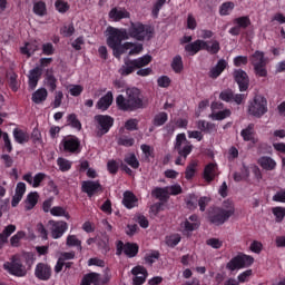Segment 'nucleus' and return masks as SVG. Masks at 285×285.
<instances>
[{
  "mask_svg": "<svg viewBox=\"0 0 285 285\" xmlns=\"http://www.w3.org/2000/svg\"><path fill=\"white\" fill-rule=\"evenodd\" d=\"M273 202L285 204V188L276 191V194L273 196Z\"/></svg>",
  "mask_w": 285,
  "mask_h": 285,
  "instance_id": "774afa93",
  "label": "nucleus"
},
{
  "mask_svg": "<svg viewBox=\"0 0 285 285\" xmlns=\"http://www.w3.org/2000/svg\"><path fill=\"white\" fill-rule=\"evenodd\" d=\"M196 173H197V161L191 160L185 170V178L187 180H190L193 179V177H195Z\"/></svg>",
  "mask_w": 285,
  "mask_h": 285,
  "instance_id": "a18cd8bd",
  "label": "nucleus"
},
{
  "mask_svg": "<svg viewBox=\"0 0 285 285\" xmlns=\"http://www.w3.org/2000/svg\"><path fill=\"white\" fill-rule=\"evenodd\" d=\"M257 164L263 168V170H275L277 163L268 156H263L258 159Z\"/></svg>",
  "mask_w": 285,
  "mask_h": 285,
  "instance_id": "cd10ccee",
  "label": "nucleus"
},
{
  "mask_svg": "<svg viewBox=\"0 0 285 285\" xmlns=\"http://www.w3.org/2000/svg\"><path fill=\"white\" fill-rule=\"evenodd\" d=\"M226 68H228V62L224 59L218 60L216 66L209 70V73H208L209 78L217 79V77H219L222 72L226 70Z\"/></svg>",
  "mask_w": 285,
  "mask_h": 285,
  "instance_id": "4be33fe9",
  "label": "nucleus"
},
{
  "mask_svg": "<svg viewBox=\"0 0 285 285\" xmlns=\"http://www.w3.org/2000/svg\"><path fill=\"white\" fill-rule=\"evenodd\" d=\"M41 75H43V69H41L40 67H36L29 71L28 83L31 90H35V88H37L39 79H41Z\"/></svg>",
  "mask_w": 285,
  "mask_h": 285,
  "instance_id": "412c9836",
  "label": "nucleus"
},
{
  "mask_svg": "<svg viewBox=\"0 0 285 285\" xmlns=\"http://www.w3.org/2000/svg\"><path fill=\"white\" fill-rule=\"evenodd\" d=\"M107 170L110 175H117V173H119V163L115 159L109 160L107 163Z\"/></svg>",
  "mask_w": 285,
  "mask_h": 285,
  "instance_id": "bf43d9fd",
  "label": "nucleus"
},
{
  "mask_svg": "<svg viewBox=\"0 0 285 285\" xmlns=\"http://www.w3.org/2000/svg\"><path fill=\"white\" fill-rule=\"evenodd\" d=\"M60 33L63 37H72V35H75V24L70 23L69 26H63L60 29Z\"/></svg>",
  "mask_w": 285,
  "mask_h": 285,
  "instance_id": "69168bd1",
  "label": "nucleus"
},
{
  "mask_svg": "<svg viewBox=\"0 0 285 285\" xmlns=\"http://www.w3.org/2000/svg\"><path fill=\"white\" fill-rule=\"evenodd\" d=\"M197 128L198 130H200V132H205L206 135H210L212 132H215V130H217L215 128V124L208 122L206 120H198Z\"/></svg>",
  "mask_w": 285,
  "mask_h": 285,
  "instance_id": "c9c22d12",
  "label": "nucleus"
},
{
  "mask_svg": "<svg viewBox=\"0 0 285 285\" xmlns=\"http://www.w3.org/2000/svg\"><path fill=\"white\" fill-rule=\"evenodd\" d=\"M274 217H276V222H283L285 217V208L284 207H274L272 210Z\"/></svg>",
  "mask_w": 285,
  "mask_h": 285,
  "instance_id": "680f3d73",
  "label": "nucleus"
},
{
  "mask_svg": "<svg viewBox=\"0 0 285 285\" xmlns=\"http://www.w3.org/2000/svg\"><path fill=\"white\" fill-rule=\"evenodd\" d=\"M234 81L237 82L239 92H246L250 87V78L244 69H235L233 72Z\"/></svg>",
  "mask_w": 285,
  "mask_h": 285,
  "instance_id": "2eb2a0df",
  "label": "nucleus"
},
{
  "mask_svg": "<svg viewBox=\"0 0 285 285\" xmlns=\"http://www.w3.org/2000/svg\"><path fill=\"white\" fill-rule=\"evenodd\" d=\"M23 237H26V232H17L16 235H13L11 238H10V244L13 248H19V242H21V239H23Z\"/></svg>",
  "mask_w": 285,
  "mask_h": 285,
  "instance_id": "5fc2aeb1",
  "label": "nucleus"
},
{
  "mask_svg": "<svg viewBox=\"0 0 285 285\" xmlns=\"http://www.w3.org/2000/svg\"><path fill=\"white\" fill-rule=\"evenodd\" d=\"M246 94H235L233 89H225L219 94V99L225 101L226 104H230L234 101L237 106H242L244 101H246Z\"/></svg>",
  "mask_w": 285,
  "mask_h": 285,
  "instance_id": "4468645a",
  "label": "nucleus"
},
{
  "mask_svg": "<svg viewBox=\"0 0 285 285\" xmlns=\"http://www.w3.org/2000/svg\"><path fill=\"white\" fill-rule=\"evenodd\" d=\"M45 85L50 92L57 90V77L52 73V70L48 69L45 76Z\"/></svg>",
  "mask_w": 285,
  "mask_h": 285,
  "instance_id": "bb28decb",
  "label": "nucleus"
},
{
  "mask_svg": "<svg viewBox=\"0 0 285 285\" xmlns=\"http://www.w3.org/2000/svg\"><path fill=\"white\" fill-rule=\"evenodd\" d=\"M57 165L59 166V170H61V173H68V170L72 168V163L61 157L57 159Z\"/></svg>",
  "mask_w": 285,
  "mask_h": 285,
  "instance_id": "09e8293b",
  "label": "nucleus"
},
{
  "mask_svg": "<svg viewBox=\"0 0 285 285\" xmlns=\"http://www.w3.org/2000/svg\"><path fill=\"white\" fill-rule=\"evenodd\" d=\"M230 115H232L230 109H224L213 114L212 119H214L215 121H224V119H228Z\"/></svg>",
  "mask_w": 285,
  "mask_h": 285,
  "instance_id": "8fccbe9b",
  "label": "nucleus"
},
{
  "mask_svg": "<svg viewBox=\"0 0 285 285\" xmlns=\"http://www.w3.org/2000/svg\"><path fill=\"white\" fill-rule=\"evenodd\" d=\"M83 92V86L81 85H70L69 94L71 97H79Z\"/></svg>",
  "mask_w": 285,
  "mask_h": 285,
  "instance_id": "0e129e2a",
  "label": "nucleus"
},
{
  "mask_svg": "<svg viewBox=\"0 0 285 285\" xmlns=\"http://www.w3.org/2000/svg\"><path fill=\"white\" fill-rule=\"evenodd\" d=\"M82 193H86L88 197H92L97 195V193H104V187H101V183L99 180H85L81 185Z\"/></svg>",
  "mask_w": 285,
  "mask_h": 285,
  "instance_id": "f3484780",
  "label": "nucleus"
},
{
  "mask_svg": "<svg viewBox=\"0 0 285 285\" xmlns=\"http://www.w3.org/2000/svg\"><path fill=\"white\" fill-rule=\"evenodd\" d=\"M124 161L125 164L130 166V168H134V170H137V168H139V160L137 159V156L135 154L125 156Z\"/></svg>",
  "mask_w": 285,
  "mask_h": 285,
  "instance_id": "3c124183",
  "label": "nucleus"
},
{
  "mask_svg": "<svg viewBox=\"0 0 285 285\" xmlns=\"http://www.w3.org/2000/svg\"><path fill=\"white\" fill-rule=\"evenodd\" d=\"M39 204V193L37 191H31L28 194L27 199H26V210H32L35 206Z\"/></svg>",
  "mask_w": 285,
  "mask_h": 285,
  "instance_id": "f704fd0d",
  "label": "nucleus"
},
{
  "mask_svg": "<svg viewBox=\"0 0 285 285\" xmlns=\"http://www.w3.org/2000/svg\"><path fill=\"white\" fill-rule=\"evenodd\" d=\"M33 12L38 17H46L48 14V8L46 7V2L43 1H38L33 3Z\"/></svg>",
  "mask_w": 285,
  "mask_h": 285,
  "instance_id": "a19ab883",
  "label": "nucleus"
},
{
  "mask_svg": "<svg viewBox=\"0 0 285 285\" xmlns=\"http://www.w3.org/2000/svg\"><path fill=\"white\" fill-rule=\"evenodd\" d=\"M47 99L48 90L46 88H40L36 90L31 97V101H33V104H43V101H46Z\"/></svg>",
  "mask_w": 285,
  "mask_h": 285,
  "instance_id": "72a5a7b5",
  "label": "nucleus"
},
{
  "mask_svg": "<svg viewBox=\"0 0 285 285\" xmlns=\"http://www.w3.org/2000/svg\"><path fill=\"white\" fill-rule=\"evenodd\" d=\"M112 100H114L112 91H108L105 96H102L98 100L96 108H98V110L106 111L108 110V108H110V106H112Z\"/></svg>",
  "mask_w": 285,
  "mask_h": 285,
  "instance_id": "b1692460",
  "label": "nucleus"
},
{
  "mask_svg": "<svg viewBox=\"0 0 285 285\" xmlns=\"http://www.w3.org/2000/svg\"><path fill=\"white\" fill-rule=\"evenodd\" d=\"M60 146H62L63 153H70L71 155H79L81 153V140L77 136L63 138Z\"/></svg>",
  "mask_w": 285,
  "mask_h": 285,
  "instance_id": "ddd939ff",
  "label": "nucleus"
},
{
  "mask_svg": "<svg viewBox=\"0 0 285 285\" xmlns=\"http://www.w3.org/2000/svg\"><path fill=\"white\" fill-rule=\"evenodd\" d=\"M166 121H168V114L166 111H161L154 117L153 125L156 128H159V127L164 126V124H166Z\"/></svg>",
  "mask_w": 285,
  "mask_h": 285,
  "instance_id": "c03bdc74",
  "label": "nucleus"
},
{
  "mask_svg": "<svg viewBox=\"0 0 285 285\" xmlns=\"http://www.w3.org/2000/svg\"><path fill=\"white\" fill-rule=\"evenodd\" d=\"M67 124L68 126H71V128H75L76 130H81V121H79V118H77V114L68 115Z\"/></svg>",
  "mask_w": 285,
  "mask_h": 285,
  "instance_id": "de8ad7c7",
  "label": "nucleus"
},
{
  "mask_svg": "<svg viewBox=\"0 0 285 285\" xmlns=\"http://www.w3.org/2000/svg\"><path fill=\"white\" fill-rule=\"evenodd\" d=\"M96 124V136L101 138L110 132V128L115 126V118L108 115H96L94 117Z\"/></svg>",
  "mask_w": 285,
  "mask_h": 285,
  "instance_id": "1a4fd4ad",
  "label": "nucleus"
},
{
  "mask_svg": "<svg viewBox=\"0 0 285 285\" xmlns=\"http://www.w3.org/2000/svg\"><path fill=\"white\" fill-rule=\"evenodd\" d=\"M247 112L256 119H262V117L268 112V100L262 95H256L253 100L248 102Z\"/></svg>",
  "mask_w": 285,
  "mask_h": 285,
  "instance_id": "0eeeda50",
  "label": "nucleus"
},
{
  "mask_svg": "<svg viewBox=\"0 0 285 285\" xmlns=\"http://www.w3.org/2000/svg\"><path fill=\"white\" fill-rule=\"evenodd\" d=\"M131 275L135 276L132 278L134 285H142L146 284V279L148 278V269L141 265H138L131 269Z\"/></svg>",
  "mask_w": 285,
  "mask_h": 285,
  "instance_id": "6ab92c4d",
  "label": "nucleus"
},
{
  "mask_svg": "<svg viewBox=\"0 0 285 285\" xmlns=\"http://www.w3.org/2000/svg\"><path fill=\"white\" fill-rule=\"evenodd\" d=\"M200 50H206L209 55H217L222 50V46L217 40L206 41L202 39H197L185 46V51L188 52L189 57H195Z\"/></svg>",
  "mask_w": 285,
  "mask_h": 285,
  "instance_id": "20e7f679",
  "label": "nucleus"
},
{
  "mask_svg": "<svg viewBox=\"0 0 285 285\" xmlns=\"http://www.w3.org/2000/svg\"><path fill=\"white\" fill-rule=\"evenodd\" d=\"M108 37H107V46L112 50V55L116 59H121V55H126L135 42H125L128 41V29L126 28H107Z\"/></svg>",
  "mask_w": 285,
  "mask_h": 285,
  "instance_id": "f257e3e1",
  "label": "nucleus"
},
{
  "mask_svg": "<svg viewBox=\"0 0 285 285\" xmlns=\"http://www.w3.org/2000/svg\"><path fill=\"white\" fill-rule=\"evenodd\" d=\"M50 214L53 217H67V219L70 217V215L66 212V209L61 206H56L50 209Z\"/></svg>",
  "mask_w": 285,
  "mask_h": 285,
  "instance_id": "603ef678",
  "label": "nucleus"
},
{
  "mask_svg": "<svg viewBox=\"0 0 285 285\" xmlns=\"http://www.w3.org/2000/svg\"><path fill=\"white\" fill-rule=\"evenodd\" d=\"M137 202H138L137 196H135L132 191L124 193L122 204L125 208H128V209L135 208V206H137Z\"/></svg>",
  "mask_w": 285,
  "mask_h": 285,
  "instance_id": "c756f323",
  "label": "nucleus"
},
{
  "mask_svg": "<svg viewBox=\"0 0 285 285\" xmlns=\"http://www.w3.org/2000/svg\"><path fill=\"white\" fill-rule=\"evenodd\" d=\"M234 66L242 68V66H248V56H236L234 58Z\"/></svg>",
  "mask_w": 285,
  "mask_h": 285,
  "instance_id": "052dcab7",
  "label": "nucleus"
},
{
  "mask_svg": "<svg viewBox=\"0 0 285 285\" xmlns=\"http://www.w3.org/2000/svg\"><path fill=\"white\" fill-rule=\"evenodd\" d=\"M240 136L243 137L244 141H253V125H248L247 128L240 131Z\"/></svg>",
  "mask_w": 285,
  "mask_h": 285,
  "instance_id": "13d9d810",
  "label": "nucleus"
},
{
  "mask_svg": "<svg viewBox=\"0 0 285 285\" xmlns=\"http://www.w3.org/2000/svg\"><path fill=\"white\" fill-rule=\"evenodd\" d=\"M137 70V67L135 66L134 60L127 59L125 60V65L119 69V73L122 77H128V75H132Z\"/></svg>",
  "mask_w": 285,
  "mask_h": 285,
  "instance_id": "473e14b6",
  "label": "nucleus"
},
{
  "mask_svg": "<svg viewBox=\"0 0 285 285\" xmlns=\"http://www.w3.org/2000/svg\"><path fill=\"white\" fill-rule=\"evenodd\" d=\"M249 61L253 66V68L255 66H262L264 63H268V61L266 60V57L264 55L263 51L256 50L250 57H249Z\"/></svg>",
  "mask_w": 285,
  "mask_h": 285,
  "instance_id": "2f4dec72",
  "label": "nucleus"
},
{
  "mask_svg": "<svg viewBox=\"0 0 285 285\" xmlns=\"http://www.w3.org/2000/svg\"><path fill=\"white\" fill-rule=\"evenodd\" d=\"M254 263L255 258H253V256L239 253L226 264V268L227 271L232 272L242 271V268H248L249 266H253Z\"/></svg>",
  "mask_w": 285,
  "mask_h": 285,
  "instance_id": "9d476101",
  "label": "nucleus"
},
{
  "mask_svg": "<svg viewBox=\"0 0 285 285\" xmlns=\"http://www.w3.org/2000/svg\"><path fill=\"white\" fill-rule=\"evenodd\" d=\"M266 65L267 63L256 65L254 67V72L256 77H268V70L266 69Z\"/></svg>",
  "mask_w": 285,
  "mask_h": 285,
  "instance_id": "4d7b16f0",
  "label": "nucleus"
},
{
  "mask_svg": "<svg viewBox=\"0 0 285 285\" xmlns=\"http://www.w3.org/2000/svg\"><path fill=\"white\" fill-rule=\"evenodd\" d=\"M37 50V45H32L30 42H26L24 46L20 48L21 55H26L28 59H30V57H32Z\"/></svg>",
  "mask_w": 285,
  "mask_h": 285,
  "instance_id": "37998d69",
  "label": "nucleus"
},
{
  "mask_svg": "<svg viewBox=\"0 0 285 285\" xmlns=\"http://www.w3.org/2000/svg\"><path fill=\"white\" fill-rule=\"evenodd\" d=\"M151 197L158 199L160 203L165 204L170 199L168 187H156L151 190Z\"/></svg>",
  "mask_w": 285,
  "mask_h": 285,
  "instance_id": "5701e85b",
  "label": "nucleus"
},
{
  "mask_svg": "<svg viewBox=\"0 0 285 285\" xmlns=\"http://www.w3.org/2000/svg\"><path fill=\"white\" fill-rule=\"evenodd\" d=\"M128 18H130V13L126 11V9L119 10L117 8H112L109 11V19H112V21H121V19H128Z\"/></svg>",
  "mask_w": 285,
  "mask_h": 285,
  "instance_id": "7c9ffc66",
  "label": "nucleus"
},
{
  "mask_svg": "<svg viewBox=\"0 0 285 285\" xmlns=\"http://www.w3.org/2000/svg\"><path fill=\"white\" fill-rule=\"evenodd\" d=\"M12 135L16 144H20L21 146L30 141V134L23 129L14 128Z\"/></svg>",
  "mask_w": 285,
  "mask_h": 285,
  "instance_id": "393cba45",
  "label": "nucleus"
},
{
  "mask_svg": "<svg viewBox=\"0 0 285 285\" xmlns=\"http://www.w3.org/2000/svg\"><path fill=\"white\" fill-rule=\"evenodd\" d=\"M66 246L69 248H77L79 253L83 250V246L81 245V240L77 238V235H68L66 239Z\"/></svg>",
  "mask_w": 285,
  "mask_h": 285,
  "instance_id": "e433bc0d",
  "label": "nucleus"
},
{
  "mask_svg": "<svg viewBox=\"0 0 285 285\" xmlns=\"http://www.w3.org/2000/svg\"><path fill=\"white\" fill-rule=\"evenodd\" d=\"M234 26H237L240 30H246L250 26V17L243 16L233 20Z\"/></svg>",
  "mask_w": 285,
  "mask_h": 285,
  "instance_id": "ea45409f",
  "label": "nucleus"
},
{
  "mask_svg": "<svg viewBox=\"0 0 285 285\" xmlns=\"http://www.w3.org/2000/svg\"><path fill=\"white\" fill-rule=\"evenodd\" d=\"M55 8L57 11L60 12V14H66V12H68V10H70V4H68V2H66L63 0H57L55 2Z\"/></svg>",
  "mask_w": 285,
  "mask_h": 285,
  "instance_id": "864d4df0",
  "label": "nucleus"
},
{
  "mask_svg": "<svg viewBox=\"0 0 285 285\" xmlns=\"http://www.w3.org/2000/svg\"><path fill=\"white\" fill-rule=\"evenodd\" d=\"M42 55H46V57H52V55H55V46L51 42L43 43Z\"/></svg>",
  "mask_w": 285,
  "mask_h": 285,
  "instance_id": "e2e57ef3",
  "label": "nucleus"
},
{
  "mask_svg": "<svg viewBox=\"0 0 285 285\" xmlns=\"http://www.w3.org/2000/svg\"><path fill=\"white\" fill-rule=\"evenodd\" d=\"M171 70H174L176 75H181V72H184V60L181 56L177 55L173 58Z\"/></svg>",
  "mask_w": 285,
  "mask_h": 285,
  "instance_id": "58836bf2",
  "label": "nucleus"
},
{
  "mask_svg": "<svg viewBox=\"0 0 285 285\" xmlns=\"http://www.w3.org/2000/svg\"><path fill=\"white\" fill-rule=\"evenodd\" d=\"M125 253L126 257L130 259L132 257H137L139 254V245L137 243H126L124 244L121 240H118L116 244V255L120 256Z\"/></svg>",
  "mask_w": 285,
  "mask_h": 285,
  "instance_id": "f8f14e48",
  "label": "nucleus"
},
{
  "mask_svg": "<svg viewBox=\"0 0 285 285\" xmlns=\"http://www.w3.org/2000/svg\"><path fill=\"white\" fill-rule=\"evenodd\" d=\"M233 10H235L234 2H224L219 7V14H220V17H228V14H230V12H233Z\"/></svg>",
  "mask_w": 285,
  "mask_h": 285,
  "instance_id": "49530a36",
  "label": "nucleus"
},
{
  "mask_svg": "<svg viewBox=\"0 0 285 285\" xmlns=\"http://www.w3.org/2000/svg\"><path fill=\"white\" fill-rule=\"evenodd\" d=\"M96 244L102 255H107L110 252V238L107 235L98 237Z\"/></svg>",
  "mask_w": 285,
  "mask_h": 285,
  "instance_id": "a878e982",
  "label": "nucleus"
},
{
  "mask_svg": "<svg viewBox=\"0 0 285 285\" xmlns=\"http://www.w3.org/2000/svg\"><path fill=\"white\" fill-rule=\"evenodd\" d=\"M52 239H61L68 230V223L63 220H49Z\"/></svg>",
  "mask_w": 285,
  "mask_h": 285,
  "instance_id": "dca6fc26",
  "label": "nucleus"
},
{
  "mask_svg": "<svg viewBox=\"0 0 285 285\" xmlns=\"http://www.w3.org/2000/svg\"><path fill=\"white\" fill-rule=\"evenodd\" d=\"M254 263L255 258H253V256L239 253L226 264V268L227 271L232 272L242 271V268H248L249 266H253Z\"/></svg>",
  "mask_w": 285,
  "mask_h": 285,
  "instance_id": "9b49d317",
  "label": "nucleus"
},
{
  "mask_svg": "<svg viewBox=\"0 0 285 285\" xmlns=\"http://www.w3.org/2000/svg\"><path fill=\"white\" fill-rule=\"evenodd\" d=\"M179 242H181V236L179 234H174L166 238V244L170 248H175V246H177V244H179Z\"/></svg>",
  "mask_w": 285,
  "mask_h": 285,
  "instance_id": "6e6d98bb",
  "label": "nucleus"
},
{
  "mask_svg": "<svg viewBox=\"0 0 285 285\" xmlns=\"http://www.w3.org/2000/svg\"><path fill=\"white\" fill-rule=\"evenodd\" d=\"M155 35V28L141 22H130L127 29L128 39H135L136 41H150Z\"/></svg>",
  "mask_w": 285,
  "mask_h": 285,
  "instance_id": "39448f33",
  "label": "nucleus"
},
{
  "mask_svg": "<svg viewBox=\"0 0 285 285\" xmlns=\"http://www.w3.org/2000/svg\"><path fill=\"white\" fill-rule=\"evenodd\" d=\"M116 105L119 110L130 112L144 108L141 91L135 87L127 89V99L124 97V95H118L116 98Z\"/></svg>",
  "mask_w": 285,
  "mask_h": 285,
  "instance_id": "f03ea898",
  "label": "nucleus"
},
{
  "mask_svg": "<svg viewBox=\"0 0 285 285\" xmlns=\"http://www.w3.org/2000/svg\"><path fill=\"white\" fill-rule=\"evenodd\" d=\"M235 215L233 202L225 200L223 207H214L208 212L207 219L214 226H224Z\"/></svg>",
  "mask_w": 285,
  "mask_h": 285,
  "instance_id": "7ed1b4c3",
  "label": "nucleus"
},
{
  "mask_svg": "<svg viewBox=\"0 0 285 285\" xmlns=\"http://www.w3.org/2000/svg\"><path fill=\"white\" fill-rule=\"evenodd\" d=\"M35 276L41 282H48L52 277V267L46 263H38L35 269Z\"/></svg>",
  "mask_w": 285,
  "mask_h": 285,
  "instance_id": "a211bd4d",
  "label": "nucleus"
},
{
  "mask_svg": "<svg viewBox=\"0 0 285 285\" xmlns=\"http://www.w3.org/2000/svg\"><path fill=\"white\" fill-rule=\"evenodd\" d=\"M48 177L46 173H38L32 177V173L24 174L22 176L23 181H27L32 188H39L41 183Z\"/></svg>",
  "mask_w": 285,
  "mask_h": 285,
  "instance_id": "aec40b11",
  "label": "nucleus"
},
{
  "mask_svg": "<svg viewBox=\"0 0 285 285\" xmlns=\"http://www.w3.org/2000/svg\"><path fill=\"white\" fill-rule=\"evenodd\" d=\"M90 284H95V285L99 284V274L89 273L82 277L80 285H90Z\"/></svg>",
  "mask_w": 285,
  "mask_h": 285,
  "instance_id": "79ce46f5",
  "label": "nucleus"
},
{
  "mask_svg": "<svg viewBox=\"0 0 285 285\" xmlns=\"http://www.w3.org/2000/svg\"><path fill=\"white\" fill-rule=\"evenodd\" d=\"M132 61L136 69L139 70L141 68H146V66H148L153 61V56L145 55L140 58L132 59Z\"/></svg>",
  "mask_w": 285,
  "mask_h": 285,
  "instance_id": "4c0bfd02",
  "label": "nucleus"
},
{
  "mask_svg": "<svg viewBox=\"0 0 285 285\" xmlns=\"http://www.w3.org/2000/svg\"><path fill=\"white\" fill-rule=\"evenodd\" d=\"M174 150L178 153V157L175 160L176 166H184V164H186V159H188V155L193 153V144L188 141L185 132L178 134L176 136Z\"/></svg>",
  "mask_w": 285,
  "mask_h": 285,
  "instance_id": "423d86ee",
  "label": "nucleus"
},
{
  "mask_svg": "<svg viewBox=\"0 0 285 285\" xmlns=\"http://www.w3.org/2000/svg\"><path fill=\"white\" fill-rule=\"evenodd\" d=\"M216 170H217V165L213 163H209L208 165H206L203 174L205 181H207L208 184H210V181H214Z\"/></svg>",
  "mask_w": 285,
  "mask_h": 285,
  "instance_id": "c85d7f7f",
  "label": "nucleus"
},
{
  "mask_svg": "<svg viewBox=\"0 0 285 285\" xmlns=\"http://www.w3.org/2000/svg\"><path fill=\"white\" fill-rule=\"evenodd\" d=\"M183 228L187 233H193V230H197V228H199V223H190V220H185L183 224Z\"/></svg>",
  "mask_w": 285,
  "mask_h": 285,
  "instance_id": "338daca9",
  "label": "nucleus"
},
{
  "mask_svg": "<svg viewBox=\"0 0 285 285\" xmlns=\"http://www.w3.org/2000/svg\"><path fill=\"white\" fill-rule=\"evenodd\" d=\"M3 268L8 271L10 275H14V277H26V275H28V269H26L23 261L19 255H13L11 262L3 264Z\"/></svg>",
  "mask_w": 285,
  "mask_h": 285,
  "instance_id": "6e6552de",
  "label": "nucleus"
}]
</instances>
